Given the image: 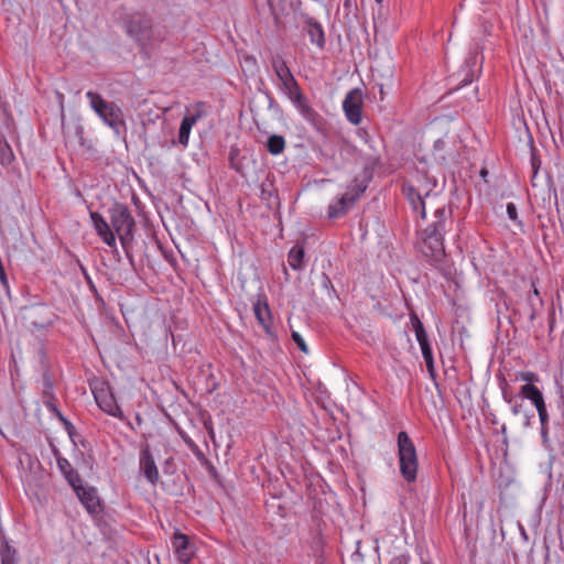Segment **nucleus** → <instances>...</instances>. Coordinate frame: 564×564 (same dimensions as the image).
I'll return each instance as SVG.
<instances>
[{"instance_id":"obj_16","label":"nucleus","mask_w":564,"mask_h":564,"mask_svg":"<svg viewBox=\"0 0 564 564\" xmlns=\"http://www.w3.org/2000/svg\"><path fill=\"white\" fill-rule=\"evenodd\" d=\"M354 205V198L349 196H339L330 202L327 208V216L330 219H336L345 216Z\"/></svg>"},{"instance_id":"obj_14","label":"nucleus","mask_w":564,"mask_h":564,"mask_svg":"<svg viewBox=\"0 0 564 564\" xmlns=\"http://www.w3.org/2000/svg\"><path fill=\"white\" fill-rule=\"evenodd\" d=\"M431 191V187H426L425 189L415 187L412 184H408L403 186V193L406 195L408 199L410 200L412 208L414 210L420 212V216L422 219L426 218V210L423 197L429 196Z\"/></svg>"},{"instance_id":"obj_30","label":"nucleus","mask_w":564,"mask_h":564,"mask_svg":"<svg viewBox=\"0 0 564 564\" xmlns=\"http://www.w3.org/2000/svg\"><path fill=\"white\" fill-rule=\"evenodd\" d=\"M520 379L528 382L527 384H532V382L538 381V376L534 372L527 371L520 373Z\"/></svg>"},{"instance_id":"obj_4","label":"nucleus","mask_w":564,"mask_h":564,"mask_svg":"<svg viewBox=\"0 0 564 564\" xmlns=\"http://www.w3.org/2000/svg\"><path fill=\"white\" fill-rule=\"evenodd\" d=\"M86 97L89 100L90 107L98 117L116 132H119V130L124 126L121 109L115 102L105 100L95 91H87Z\"/></svg>"},{"instance_id":"obj_12","label":"nucleus","mask_w":564,"mask_h":564,"mask_svg":"<svg viewBox=\"0 0 564 564\" xmlns=\"http://www.w3.org/2000/svg\"><path fill=\"white\" fill-rule=\"evenodd\" d=\"M172 546L181 564H188L194 555V549L186 534L175 532L172 538Z\"/></svg>"},{"instance_id":"obj_39","label":"nucleus","mask_w":564,"mask_h":564,"mask_svg":"<svg viewBox=\"0 0 564 564\" xmlns=\"http://www.w3.org/2000/svg\"><path fill=\"white\" fill-rule=\"evenodd\" d=\"M431 350H432L431 345H427V346L421 347L422 355H423V354H425V352H429V351H431Z\"/></svg>"},{"instance_id":"obj_11","label":"nucleus","mask_w":564,"mask_h":564,"mask_svg":"<svg viewBox=\"0 0 564 564\" xmlns=\"http://www.w3.org/2000/svg\"><path fill=\"white\" fill-rule=\"evenodd\" d=\"M203 106H204L203 102L196 104L195 112L192 115L185 116L181 122L180 130H178V142L184 148L188 145V140H189V134H191L192 128L204 116Z\"/></svg>"},{"instance_id":"obj_24","label":"nucleus","mask_w":564,"mask_h":564,"mask_svg":"<svg viewBox=\"0 0 564 564\" xmlns=\"http://www.w3.org/2000/svg\"><path fill=\"white\" fill-rule=\"evenodd\" d=\"M285 149V139L280 134H272L268 138L267 150L272 155L281 154Z\"/></svg>"},{"instance_id":"obj_8","label":"nucleus","mask_w":564,"mask_h":564,"mask_svg":"<svg viewBox=\"0 0 564 564\" xmlns=\"http://www.w3.org/2000/svg\"><path fill=\"white\" fill-rule=\"evenodd\" d=\"M139 470L152 485L158 482L159 470L149 445H144L140 451Z\"/></svg>"},{"instance_id":"obj_32","label":"nucleus","mask_w":564,"mask_h":564,"mask_svg":"<svg viewBox=\"0 0 564 564\" xmlns=\"http://www.w3.org/2000/svg\"><path fill=\"white\" fill-rule=\"evenodd\" d=\"M539 419H540V423H541L542 433H546V425H547V422H549L547 410L544 411V412L539 413Z\"/></svg>"},{"instance_id":"obj_5","label":"nucleus","mask_w":564,"mask_h":564,"mask_svg":"<svg viewBox=\"0 0 564 564\" xmlns=\"http://www.w3.org/2000/svg\"><path fill=\"white\" fill-rule=\"evenodd\" d=\"M91 392L98 408L110 416L126 421V415L117 402L112 388L105 381H98L91 386Z\"/></svg>"},{"instance_id":"obj_10","label":"nucleus","mask_w":564,"mask_h":564,"mask_svg":"<svg viewBox=\"0 0 564 564\" xmlns=\"http://www.w3.org/2000/svg\"><path fill=\"white\" fill-rule=\"evenodd\" d=\"M56 463L59 471L65 477L67 482L72 486L76 494L83 489V480L79 474L73 468L69 460L62 457L57 449H55Z\"/></svg>"},{"instance_id":"obj_35","label":"nucleus","mask_w":564,"mask_h":564,"mask_svg":"<svg viewBox=\"0 0 564 564\" xmlns=\"http://www.w3.org/2000/svg\"><path fill=\"white\" fill-rule=\"evenodd\" d=\"M521 408H522V404L517 402V401H513V403H511V412L513 415H519L520 412H521Z\"/></svg>"},{"instance_id":"obj_46","label":"nucleus","mask_w":564,"mask_h":564,"mask_svg":"<svg viewBox=\"0 0 564 564\" xmlns=\"http://www.w3.org/2000/svg\"><path fill=\"white\" fill-rule=\"evenodd\" d=\"M377 3L381 4L383 0H375Z\"/></svg>"},{"instance_id":"obj_2","label":"nucleus","mask_w":564,"mask_h":564,"mask_svg":"<svg viewBox=\"0 0 564 564\" xmlns=\"http://www.w3.org/2000/svg\"><path fill=\"white\" fill-rule=\"evenodd\" d=\"M271 66L278 78L279 89L291 100L300 113L307 120L317 116L316 111L310 106L306 96L303 94L286 62L281 56H275L271 61Z\"/></svg>"},{"instance_id":"obj_23","label":"nucleus","mask_w":564,"mask_h":564,"mask_svg":"<svg viewBox=\"0 0 564 564\" xmlns=\"http://www.w3.org/2000/svg\"><path fill=\"white\" fill-rule=\"evenodd\" d=\"M367 189V184L364 181H359L355 178L347 187L346 192L341 196H349L354 198V204L359 199V197Z\"/></svg>"},{"instance_id":"obj_9","label":"nucleus","mask_w":564,"mask_h":564,"mask_svg":"<svg viewBox=\"0 0 564 564\" xmlns=\"http://www.w3.org/2000/svg\"><path fill=\"white\" fill-rule=\"evenodd\" d=\"M301 18L305 25L310 42L316 45L319 50H323L326 44L323 25L310 14L302 13Z\"/></svg>"},{"instance_id":"obj_29","label":"nucleus","mask_w":564,"mask_h":564,"mask_svg":"<svg viewBox=\"0 0 564 564\" xmlns=\"http://www.w3.org/2000/svg\"><path fill=\"white\" fill-rule=\"evenodd\" d=\"M507 215L512 221L520 223L518 217V209L514 203L507 204Z\"/></svg>"},{"instance_id":"obj_37","label":"nucleus","mask_w":564,"mask_h":564,"mask_svg":"<svg viewBox=\"0 0 564 564\" xmlns=\"http://www.w3.org/2000/svg\"><path fill=\"white\" fill-rule=\"evenodd\" d=\"M391 564H408L404 556L394 557Z\"/></svg>"},{"instance_id":"obj_21","label":"nucleus","mask_w":564,"mask_h":564,"mask_svg":"<svg viewBox=\"0 0 564 564\" xmlns=\"http://www.w3.org/2000/svg\"><path fill=\"white\" fill-rule=\"evenodd\" d=\"M77 498L93 517H97L101 513L104 507L99 496H77Z\"/></svg>"},{"instance_id":"obj_44","label":"nucleus","mask_w":564,"mask_h":564,"mask_svg":"<svg viewBox=\"0 0 564 564\" xmlns=\"http://www.w3.org/2000/svg\"><path fill=\"white\" fill-rule=\"evenodd\" d=\"M127 425H128L130 429H132V430H133V426H132V424H131L129 421H127Z\"/></svg>"},{"instance_id":"obj_27","label":"nucleus","mask_w":564,"mask_h":564,"mask_svg":"<svg viewBox=\"0 0 564 564\" xmlns=\"http://www.w3.org/2000/svg\"><path fill=\"white\" fill-rule=\"evenodd\" d=\"M292 339L296 344V346L299 347V349L301 351H303L305 354L308 352V348H307V345H306L304 338L297 332H292Z\"/></svg>"},{"instance_id":"obj_28","label":"nucleus","mask_w":564,"mask_h":564,"mask_svg":"<svg viewBox=\"0 0 564 564\" xmlns=\"http://www.w3.org/2000/svg\"><path fill=\"white\" fill-rule=\"evenodd\" d=\"M422 356H423V359L425 361L427 371L433 376L434 375V358H433L432 350L429 351V352L423 354Z\"/></svg>"},{"instance_id":"obj_20","label":"nucleus","mask_w":564,"mask_h":564,"mask_svg":"<svg viewBox=\"0 0 564 564\" xmlns=\"http://www.w3.org/2000/svg\"><path fill=\"white\" fill-rule=\"evenodd\" d=\"M305 251L301 245L293 246L288 253V262L291 269L299 271L304 267Z\"/></svg>"},{"instance_id":"obj_33","label":"nucleus","mask_w":564,"mask_h":564,"mask_svg":"<svg viewBox=\"0 0 564 564\" xmlns=\"http://www.w3.org/2000/svg\"><path fill=\"white\" fill-rule=\"evenodd\" d=\"M66 427L67 431H70L73 429V424L67 420L63 413L58 410V413H53Z\"/></svg>"},{"instance_id":"obj_38","label":"nucleus","mask_w":564,"mask_h":564,"mask_svg":"<svg viewBox=\"0 0 564 564\" xmlns=\"http://www.w3.org/2000/svg\"><path fill=\"white\" fill-rule=\"evenodd\" d=\"M358 134H359L362 139H365V141H367L368 132H367L366 130L360 129V130L358 131Z\"/></svg>"},{"instance_id":"obj_43","label":"nucleus","mask_w":564,"mask_h":564,"mask_svg":"<svg viewBox=\"0 0 564 564\" xmlns=\"http://www.w3.org/2000/svg\"><path fill=\"white\" fill-rule=\"evenodd\" d=\"M533 293H534V295H535V296H539V291H538V289H534Z\"/></svg>"},{"instance_id":"obj_34","label":"nucleus","mask_w":564,"mask_h":564,"mask_svg":"<svg viewBox=\"0 0 564 564\" xmlns=\"http://www.w3.org/2000/svg\"><path fill=\"white\" fill-rule=\"evenodd\" d=\"M502 398L509 404H511V403H513V401H516L514 397L512 395V393L508 389H503L502 390Z\"/></svg>"},{"instance_id":"obj_36","label":"nucleus","mask_w":564,"mask_h":564,"mask_svg":"<svg viewBox=\"0 0 564 564\" xmlns=\"http://www.w3.org/2000/svg\"><path fill=\"white\" fill-rule=\"evenodd\" d=\"M535 409L538 411V414L541 413V412L546 411V405H545L544 400H542L539 404H536Z\"/></svg>"},{"instance_id":"obj_19","label":"nucleus","mask_w":564,"mask_h":564,"mask_svg":"<svg viewBox=\"0 0 564 564\" xmlns=\"http://www.w3.org/2000/svg\"><path fill=\"white\" fill-rule=\"evenodd\" d=\"M0 561L1 564H18L19 561L17 549L6 538L0 541Z\"/></svg>"},{"instance_id":"obj_13","label":"nucleus","mask_w":564,"mask_h":564,"mask_svg":"<svg viewBox=\"0 0 564 564\" xmlns=\"http://www.w3.org/2000/svg\"><path fill=\"white\" fill-rule=\"evenodd\" d=\"M151 29L150 20L147 19L141 13L132 14L131 18L126 23V30L137 40H144L149 36Z\"/></svg>"},{"instance_id":"obj_1","label":"nucleus","mask_w":564,"mask_h":564,"mask_svg":"<svg viewBox=\"0 0 564 564\" xmlns=\"http://www.w3.org/2000/svg\"><path fill=\"white\" fill-rule=\"evenodd\" d=\"M94 229L104 243L117 251V237L127 251L133 241L135 220L124 204L116 203L109 208L110 224L98 212H90Z\"/></svg>"},{"instance_id":"obj_42","label":"nucleus","mask_w":564,"mask_h":564,"mask_svg":"<svg viewBox=\"0 0 564 564\" xmlns=\"http://www.w3.org/2000/svg\"><path fill=\"white\" fill-rule=\"evenodd\" d=\"M419 345H420V348L430 345L429 339L426 338L423 341H420Z\"/></svg>"},{"instance_id":"obj_40","label":"nucleus","mask_w":564,"mask_h":564,"mask_svg":"<svg viewBox=\"0 0 564 564\" xmlns=\"http://www.w3.org/2000/svg\"><path fill=\"white\" fill-rule=\"evenodd\" d=\"M535 316H536V312H535V310L532 307V308H531L530 316H529L530 321H531V322H532V321H534Z\"/></svg>"},{"instance_id":"obj_3","label":"nucleus","mask_w":564,"mask_h":564,"mask_svg":"<svg viewBox=\"0 0 564 564\" xmlns=\"http://www.w3.org/2000/svg\"><path fill=\"white\" fill-rule=\"evenodd\" d=\"M397 441L400 473L406 481H413L419 468L415 445L404 431L399 432Z\"/></svg>"},{"instance_id":"obj_22","label":"nucleus","mask_w":564,"mask_h":564,"mask_svg":"<svg viewBox=\"0 0 564 564\" xmlns=\"http://www.w3.org/2000/svg\"><path fill=\"white\" fill-rule=\"evenodd\" d=\"M520 394L522 398L530 400L534 406L544 400L542 392L534 384L522 386L520 388Z\"/></svg>"},{"instance_id":"obj_31","label":"nucleus","mask_w":564,"mask_h":564,"mask_svg":"<svg viewBox=\"0 0 564 564\" xmlns=\"http://www.w3.org/2000/svg\"><path fill=\"white\" fill-rule=\"evenodd\" d=\"M540 166H541V161L540 159L535 155V154H532L531 156V167H532V176L535 177L539 170H540Z\"/></svg>"},{"instance_id":"obj_17","label":"nucleus","mask_w":564,"mask_h":564,"mask_svg":"<svg viewBox=\"0 0 564 564\" xmlns=\"http://www.w3.org/2000/svg\"><path fill=\"white\" fill-rule=\"evenodd\" d=\"M42 401L48 412L58 413V408L56 404L57 400L54 394V384L47 375L43 377Z\"/></svg>"},{"instance_id":"obj_15","label":"nucleus","mask_w":564,"mask_h":564,"mask_svg":"<svg viewBox=\"0 0 564 564\" xmlns=\"http://www.w3.org/2000/svg\"><path fill=\"white\" fill-rule=\"evenodd\" d=\"M253 313L265 334L273 336L272 314L265 297H260L253 303Z\"/></svg>"},{"instance_id":"obj_45","label":"nucleus","mask_w":564,"mask_h":564,"mask_svg":"<svg viewBox=\"0 0 564 564\" xmlns=\"http://www.w3.org/2000/svg\"><path fill=\"white\" fill-rule=\"evenodd\" d=\"M283 271H284V274L288 276V275H289V273H288V270H286V268H285V267H284V270H283Z\"/></svg>"},{"instance_id":"obj_7","label":"nucleus","mask_w":564,"mask_h":564,"mask_svg":"<svg viewBox=\"0 0 564 564\" xmlns=\"http://www.w3.org/2000/svg\"><path fill=\"white\" fill-rule=\"evenodd\" d=\"M343 110L347 120L358 126L362 120V91L359 88H355L347 93L343 100Z\"/></svg>"},{"instance_id":"obj_18","label":"nucleus","mask_w":564,"mask_h":564,"mask_svg":"<svg viewBox=\"0 0 564 564\" xmlns=\"http://www.w3.org/2000/svg\"><path fill=\"white\" fill-rule=\"evenodd\" d=\"M447 215L445 208H437L434 212V220L424 229L425 232L440 234L444 236L446 227Z\"/></svg>"},{"instance_id":"obj_26","label":"nucleus","mask_w":564,"mask_h":564,"mask_svg":"<svg viewBox=\"0 0 564 564\" xmlns=\"http://www.w3.org/2000/svg\"><path fill=\"white\" fill-rule=\"evenodd\" d=\"M410 321H411L412 327L414 329L417 343L423 341L424 339H426L427 338V334H426L424 325L421 322V319L419 318V316L413 313L410 316Z\"/></svg>"},{"instance_id":"obj_25","label":"nucleus","mask_w":564,"mask_h":564,"mask_svg":"<svg viewBox=\"0 0 564 564\" xmlns=\"http://www.w3.org/2000/svg\"><path fill=\"white\" fill-rule=\"evenodd\" d=\"M14 159L11 147L0 137V164L2 166L11 164Z\"/></svg>"},{"instance_id":"obj_6","label":"nucleus","mask_w":564,"mask_h":564,"mask_svg":"<svg viewBox=\"0 0 564 564\" xmlns=\"http://www.w3.org/2000/svg\"><path fill=\"white\" fill-rule=\"evenodd\" d=\"M421 252L429 263L438 270H443L445 261L444 236L440 234H430L423 231L421 241Z\"/></svg>"},{"instance_id":"obj_41","label":"nucleus","mask_w":564,"mask_h":564,"mask_svg":"<svg viewBox=\"0 0 564 564\" xmlns=\"http://www.w3.org/2000/svg\"><path fill=\"white\" fill-rule=\"evenodd\" d=\"M135 421H137V423H138L139 425H141V424H142L143 419H142L141 414H139V413H137V414H135Z\"/></svg>"}]
</instances>
